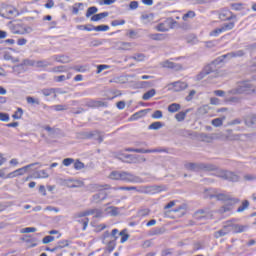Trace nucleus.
Here are the masks:
<instances>
[{
    "instance_id": "nucleus-1",
    "label": "nucleus",
    "mask_w": 256,
    "mask_h": 256,
    "mask_svg": "<svg viewBox=\"0 0 256 256\" xmlns=\"http://www.w3.org/2000/svg\"><path fill=\"white\" fill-rule=\"evenodd\" d=\"M244 231H247V226L236 224L233 221H226L222 229L214 233V237L215 239H219L220 237L229 235V233H244Z\"/></svg>"
},
{
    "instance_id": "nucleus-2",
    "label": "nucleus",
    "mask_w": 256,
    "mask_h": 256,
    "mask_svg": "<svg viewBox=\"0 0 256 256\" xmlns=\"http://www.w3.org/2000/svg\"><path fill=\"white\" fill-rule=\"evenodd\" d=\"M256 93V87L249 80L239 82L236 88L228 91V95H253Z\"/></svg>"
},
{
    "instance_id": "nucleus-3",
    "label": "nucleus",
    "mask_w": 256,
    "mask_h": 256,
    "mask_svg": "<svg viewBox=\"0 0 256 256\" xmlns=\"http://www.w3.org/2000/svg\"><path fill=\"white\" fill-rule=\"evenodd\" d=\"M93 192L98 191V193L94 194L91 198V203H103L107 199V189H109V185H100L93 184L90 186Z\"/></svg>"
},
{
    "instance_id": "nucleus-4",
    "label": "nucleus",
    "mask_w": 256,
    "mask_h": 256,
    "mask_svg": "<svg viewBox=\"0 0 256 256\" xmlns=\"http://www.w3.org/2000/svg\"><path fill=\"white\" fill-rule=\"evenodd\" d=\"M97 211V208L89 209L84 212H78L74 215V219H77L78 223L83 224V231L87 229V226L89 225V218H87L89 215H95V212Z\"/></svg>"
},
{
    "instance_id": "nucleus-5",
    "label": "nucleus",
    "mask_w": 256,
    "mask_h": 256,
    "mask_svg": "<svg viewBox=\"0 0 256 256\" xmlns=\"http://www.w3.org/2000/svg\"><path fill=\"white\" fill-rule=\"evenodd\" d=\"M184 167H185V169H187V171H195V172H199V171H213V169H215V166L210 165V164L193 163V162L186 163L184 165Z\"/></svg>"
},
{
    "instance_id": "nucleus-6",
    "label": "nucleus",
    "mask_w": 256,
    "mask_h": 256,
    "mask_svg": "<svg viewBox=\"0 0 256 256\" xmlns=\"http://www.w3.org/2000/svg\"><path fill=\"white\" fill-rule=\"evenodd\" d=\"M217 71V61H213L212 63L206 65L202 71L196 75V81H201L207 77V75H211V73H215Z\"/></svg>"
},
{
    "instance_id": "nucleus-7",
    "label": "nucleus",
    "mask_w": 256,
    "mask_h": 256,
    "mask_svg": "<svg viewBox=\"0 0 256 256\" xmlns=\"http://www.w3.org/2000/svg\"><path fill=\"white\" fill-rule=\"evenodd\" d=\"M216 177L224 179V181H232L233 183L239 181V175L227 170H219L216 173Z\"/></svg>"
},
{
    "instance_id": "nucleus-8",
    "label": "nucleus",
    "mask_w": 256,
    "mask_h": 256,
    "mask_svg": "<svg viewBox=\"0 0 256 256\" xmlns=\"http://www.w3.org/2000/svg\"><path fill=\"white\" fill-rule=\"evenodd\" d=\"M122 181L124 183H145L143 178L128 171H122Z\"/></svg>"
},
{
    "instance_id": "nucleus-9",
    "label": "nucleus",
    "mask_w": 256,
    "mask_h": 256,
    "mask_svg": "<svg viewBox=\"0 0 256 256\" xmlns=\"http://www.w3.org/2000/svg\"><path fill=\"white\" fill-rule=\"evenodd\" d=\"M194 219L197 221L213 219V211H211L209 208L200 209L194 213Z\"/></svg>"
},
{
    "instance_id": "nucleus-10",
    "label": "nucleus",
    "mask_w": 256,
    "mask_h": 256,
    "mask_svg": "<svg viewBox=\"0 0 256 256\" xmlns=\"http://www.w3.org/2000/svg\"><path fill=\"white\" fill-rule=\"evenodd\" d=\"M177 25V21L173 19H167L162 23H159L156 26V29L160 31L161 33H167L169 29H175V26Z\"/></svg>"
},
{
    "instance_id": "nucleus-11",
    "label": "nucleus",
    "mask_w": 256,
    "mask_h": 256,
    "mask_svg": "<svg viewBox=\"0 0 256 256\" xmlns=\"http://www.w3.org/2000/svg\"><path fill=\"white\" fill-rule=\"evenodd\" d=\"M35 165H39V162L31 163L28 164L22 168H19L13 172H10L7 176L6 179H13V177H19L21 175H25L27 173V169H31V167H35Z\"/></svg>"
},
{
    "instance_id": "nucleus-12",
    "label": "nucleus",
    "mask_w": 256,
    "mask_h": 256,
    "mask_svg": "<svg viewBox=\"0 0 256 256\" xmlns=\"http://www.w3.org/2000/svg\"><path fill=\"white\" fill-rule=\"evenodd\" d=\"M116 157L119 161H122V163H137V156L133 154H125L123 151L117 152Z\"/></svg>"
},
{
    "instance_id": "nucleus-13",
    "label": "nucleus",
    "mask_w": 256,
    "mask_h": 256,
    "mask_svg": "<svg viewBox=\"0 0 256 256\" xmlns=\"http://www.w3.org/2000/svg\"><path fill=\"white\" fill-rule=\"evenodd\" d=\"M236 203H237V200L228 199L225 201L224 205L218 210V212L221 215H223V213H230V211H233V208L235 207Z\"/></svg>"
},
{
    "instance_id": "nucleus-14",
    "label": "nucleus",
    "mask_w": 256,
    "mask_h": 256,
    "mask_svg": "<svg viewBox=\"0 0 256 256\" xmlns=\"http://www.w3.org/2000/svg\"><path fill=\"white\" fill-rule=\"evenodd\" d=\"M128 153H163V149L126 148Z\"/></svg>"
},
{
    "instance_id": "nucleus-15",
    "label": "nucleus",
    "mask_w": 256,
    "mask_h": 256,
    "mask_svg": "<svg viewBox=\"0 0 256 256\" xmlns=\"http://www.w3.org/2000/svg\"><path fill=\"white\" fill-rule=\"evenodd\" d=\"M161 66L164 67V69H173L174 71H181V69H183L181 64H177L169 60L162 62Z\"/></svg>"
},
{
    "instance_id": "nucleus-16",
    "label": "nucleus",
    "mask_w": 256,
    "mask_h": 256,
    "mask_svg": "<svg viewBox=\"0 0 256 256\" xmlns=\"http://www.w3.org/2000/svg\"><path fill=\"white\" fill-rule=\"evenodd\" d=\"M117 240L115 239H111V238H105V236H102V243L104 245H107V249L109 251V253H111L112 251L115 250V247L117 245Z\"/></svg>"
},
{
    "instance_id": "nucleus-17",
    "label": "nucleus",
    "mask_w": 256,
    "mask_h": 256,
    "mask_svg": "<svg viewBox=\"0 0 256 256\" xmlns=\"http://www.w3.org/2000/svg\"><path fill=\"white\" fill-rule=\"evenodd\" d=\"M237 16H235L231 11L229 10H222L219 14V19L221 21H231V19H236Z\"/></svg>"
},
{
    "instance_id": "nucleus-18",
    "label": "nucleus",
    "mask_w": 256,
    "mask_h": 256,
    "mask_svg": "<svg viewBox=\"0 0 256 256\" xmlns=\"http://www.w3.org/2000/svg\"><path fill=\"white\" fill-rule=\"evenodd\" d=\"M102 237H105V239H114L115 241H117V239H119V237H120L119 230L113 229L111 234L109 233V231H106V232H104Z\"/></svg>"
},
{
    "instance_id": "nucleus-19",
    "label": "nucleus",
    "mask_w": 256,
    "mask_h": 256,
    "mask_svg": "<svg viewBox=\"0 0 256 256\" xmlns=\"http://www.w3.org/2000/svg\"><path fill=\"white\" fill-rule=\"evenodd\" d=\"M173 88L174 91H183L184 89H187L188 85L186 82H173L170 84Z\"/></svg>"
},
{
    "instance_id": "nucleus-20",
    "label": "nucleus",
    "mask_w": 256,
    "mask_h": 256,
    "mask_svg": "<svg viewBox=\"0 0 256 256\" xmlns=\"http://www.w3.org/2000/svg\"><path fill=\"white\" fill-rule=\"evenodd\" d=\"M105 213L110 215V217H117V215H119V208L115 206H109L105 209Z\"/></svg>"
},
{
    "instance_id": "nucleus-21",
    "label": "nucleus",
    "mask_w": 256,
    "mask_h": 256,
    "mask_svg": "<svg viewBox=\"0 0 256 256\" xmlns=\"http://www.w3.org/2000/svg\"><path fill=\"white\" fill-rule=\"evenodd\" d=\"M224 137L226 141H237V139H239L238 135L233 134V130H226Z\"/></svg>"
},
{
    "instance_id": "nucleus-22",
    "label": "nucleus",
    "mask_w": 256,
    "mask_h": 256,
    "mask_svg": "<svg viewBox=\"0 0 256 256\" xmlns=\"http://www.w3.org/2000/svg\"><path fill=\"white\" fill-rule=\"evenodd\" d=\"M11 32L14 35H25V33H31V27L24 28V31H21L17 29V26H12Z\"/></svg>"
},
{
    "instance_id": "nucleus-23",
    "label": "nucleus",
    "mask_w": 256,
    "mask_h": 256,
    "mask_svg": "<svg viewBox=\"0 0 256 256\" xmlns=\"http://www.w3.org/2000/svg\"><path fill=\"white\" fill-rule=\"evenodd\" d=\"M53 59L54 61H57V63H69V61H71L69 56H65V55H56V56H53Z\"/></svg>"
},
{
    "instance_id": "nucleus-24",
    "label": "nucleus",
    "mask_w": 256,
    "mask_h": 256,
    "mask_svg": "<svg viewBox=\"0 0 256 256\" xmlns=\"http://www.w3.org/2000/svg\"><path fill=\"white\" fill-rule=\"evenodd\" d=\"M109 177L114 181H122L123 171H113L110 173Z\"/></svg>"
},
{
    "instance_id": "nucleus-25",
    "label": "nucleus",
    "mask_w": 256,
    "mask_h": 256,
    "mask_svg": "<svg viewBox=\"0 0 256 256\" xmlns=\"http://www.w3.org/2000/svg\"><path fill=\"white\" fill-rule=\"evenodd\" d=\"M105 17H109V12H102V13H99V14H95L91 17V21H101V19H105Z\"/></svg>"
},
{
    "instance_id": "nucleus-26",
    "label": "nucleus",
    "mask_w": 256,
    "mask_h": 256,
    "mask_svg": "<svg viewBox=\"0 0 256 256\" xmlns=\"http://www.w3.org/2000/svg\"><path fill=\"white\" fill-rule=\"evenodd\" d=\"M51 65H53V64L47 60H39L36 62V67H38L40 69H45L47 67H51Z\"/></svg>"
},
{
    "instance_id": "nucleus-27",
    "label": "nucleus",
    "mask_w": 256,
    "mask_h": 256,
    "mask_svg": "<svg viewBox=\"0 0 256 256\" xmlns=\"http://www.w3.org/2000/svg\"><path fill=\"white\" fill-rule=\"evenodd\" d=\"M156 93H157V92L155 91V89H151V90L145 92V93L143 94V96H142L143 101H149V99L155 97V94H156Z\"/></svg>"
},
{
    "instance_id": "nucleus-28",
    "label": "nucleus",
    "mask_w": 256,
    "mask_h": 256,
    "mask_svg": "<svg viewBox=\"0 0 256 256\" xmlns=\"http://www.w3.org/2000/svg\"><path fill=\"white\" fill-rule=\"evenodd\" d=\"M187 113H189V109L186 111H181L175 115L176 121L181 123V121H185V117H187Z\"/></svg>"
},
{
    "instance_id": "nucleus-29",
    "label": "nucleus",
    "mask_w": 256,
    "mask_h": 256,
    "mask_svg": "<svg viewBox=\"0 0 256 256\" xmlns=\"http://www.w3.org/2000/svg\"><path fill=\"white\" fill-rule=\"evenodd\" d=\"M169 113H177V111H181V104L172 103L168 106Z\"/></svg>"
},
{
    "instance_id": "nucleus-30",
    "label": "nucleus",
    "mask_w": 256,
    "mask_h": 256,
    "mask_svg": "<svg viewBox=\"0 0 256 256\" xmlns=\"http://www.w3.org/2000/svg\"><path fill=\"white\" fill-rule=\"evenodd\" d=\"M220 28L222 29L223 33H225V31H231L235 28V22L224 23L222 26H220Z\"/></svg>"
},
{
    "instance_id": "nucleus-31",
    "label": "nucleus",
    "mask_w": 256,
    "mask_h": 256,
    "mask_svg": "<svg viewBox=\"0 0 256 256\" xmlns=\"http://www.w3.org/2000/svg\"><path fill=\"white\" fill-rule=\"evenodd\" d=\"M138 89H148L149 87H153V82L150 81H140L137 83Z\"/></svg>"
},
{
    "instance_id": "nucleus-32",
    "label": "nucleus",
    "mask_w": 256,
    "mask_h": 256,
    "mask_svg": "<svg viewBox=\"0 0 256 256\" xmlns=\"http://www.w3.org/2000/svg\"><path fill=\"white\" fill-rule=\"evenodd\" d=\"M223 59H234L233 52L224 54L214 61H216V65H219V63H221Z\"/></svg>"
},
{
    "instance_id": "nucleus-33",
    "label": "nucleus",
    "mask_w": 256,
    "mask_h": 256,
    "mask_svg": "<svg viewBox=\"0 0 256 256\" xmlns=\"http://www.w3.org/2000/svg\"><path fill=\"white\" fill-rule=\"evenodd\" d=\"M114 191H137V187L135 186H121V187H114Z\"/></svg>"
},
{
    "instance_id": "nucleus-34",
    "label": "nucleus",
    "mask_w": 256,
    "mask_h": 256,
    "mask_svg": "<svg viewBox=\"0 0 256 256\" xmlns=\"http://www.w3.org/2000/svg\"><path fill=\"white\" fill-rule=\"evenodd\" d=\"M245 124L248 126V127H251L253 125H256V116L255 115H250L246 118L245 120Z\"/></svg>"
},
{
    "instance_id": "nucleus-35",
    "label": "nucleus",
    "mask_w": 256,
    "mask_h": 256,
    "mask_svg": "<svg viewBox=\"0 0 256 256\" xmlns=\"http://www.w3.org/2000/svg\"><path fill=\"white\" fill-rule=\"evenodd\" d=\"M149 39H152V41H163L165 39L163 34L155 33V34H149Z\"/></svg>"
},
{
    "instance_id": "nucleus-36",
    "label": "nucleus",
    "mask_w": 256,
    "mask_h": 256,
    "mask_svg": "<svg viewBox=\"0 0 256 256\" xmlns=\"http://www.w3.org/2000/svg\"><path fill=\"white\" fill-rule=\"evenodd\" d=\"M42 95H44V97H49L51 95H54V97H57V95H55V89L53 88H48V89H43L41 90Z\"/></svg>"
},
{
    "instance_id": "nucleus-37",
    "label": "nucleus",
    "mask_w": 256,
    "mask_h": 256,
    "mask_svg": "<svg viewBox=\"0 0 256 256\" xmlns=\"http://www.w3.org/2000/svg\"><path fill=\"white\" fill-rule=\"evenodd\" d=\"M163 127L162 122H153L148 126V129L153 130V131H158V129H161Z\"/></svg>"
},
{
    "instance_id": "nucleus-38",
    "label": "nucleus",
    "mask_w": 256,
    "mask_h": 256,
    "mask_svg": "<svg viewBox=\"0 0 256 256\" xmlns=\"http://www.w3.org/2000/svg\"><path fill=\"white\" fill-rule=\"evenodd\" d=\"M88 139H96V141H98V143H103V136H101V134L99 133H96V134H93V133H90L88 134L87 136Z\"/></svg>"
},
{
    "instance_id": "nucleus-39",
    "label": "nucleus",
    "mask_w": 256,
    "mask_h": 256,
    "mask_svg": "<svg viewBox=\"0 0 256 256\" xmlns=\"http://www.w3.org/2000/svg\"><path fill=\"white\" fill-rule=\"evenodd\" d=\"M229 95H232V94H228L226 97H225V101L226 103H239L241 101V98L240 97H229Z\"/></svg>"
},
{
    "instance_id": "nucleus-40",
    "label": "nucleus",
    "mask_w": 256,
    "mask_h": 256,
    "mask_svg": "<svg viewBox=\"0 0 256 256\" xmlns=\"http://www.w3.org/2000/svg\"><path fill=\"white\" fill-rule=\"evenodd\" d=\"M151 213V209L149 208H142L138 210V217H147Z\"/></svg>"
},
{
    "instance_id": "nucleus-41",
    "label": "nucleus",
    "mask_w": 256,
    "mask_h": 256,
    "mask_svg": "<svg viewBox=\"0 0 256 256\" xmlns=\"http://www.w3.org/2000/svg\"><path fill=\"white\" fill-rule=\"evenodd\" d=\"M130 59H133L134 61L142 62V61H145L146 57H145V54L138 53L131 56Z\"/></svg>"
},
{
    "instance_id": "nucleus-42",
    "label": "nucleus",
    "mask_w": 256,
    "mask_h": 256,
    "mask_svg": "<svg viewBox=\"0 0 256 256\" xmlns=\"http://www.w3.org/2000/svg\"><path fill=\"white\" fill-rule=\"evenodd\" d=\"M145 115V110H141L139 112H136L130 117V121H137V119H141Z\"/></svg>"
},
{
    "instance_id": "nucleus-43",
    "label": "nucleus",
    "mask_w": 256,
    "mask_h": 256,
    "mask_svg": "<svg viewBox=\"0 0 256 256\" xmlns=\"http://www.w3.org/2000/svg\"><path fill=\"white\" fill-rule=\"evenodd\" d=\"M132 47H133V44H131V42H122L120 45V49L122 51H131Z\"/></svg>"
},
{
    "instance_id": "nucleus-44",
    "label": "nucleus",
    "mask_w": 256,
    "mask_h": 256,
    "mask_svg": "<svg viewBox=\"0 0 256 256\" xmlns=\"http://www.w3.org/2000/svg\"><path fill=\"white\" fill-rule=\"evenodd\" d=\"M223 121H225V118H216L212 120L213 127H221L223 125Z\"/></svg>"
},
{
    "instance_id": "nucleus-45",
    "label": "nucleus",
    "mask_w": 256,
    "mask_h": 256,
    "mask_svg": "<svg viewBox=\"0 0 256 256\" xmlns=\"http://www.w3.org/2000/svg\"><path fill=\"white\" fill-rule=\"evenodd\" d=\"M99 9L95 6L89 7L86 12V17L89 18L91 15H95Z\"/></svg>"
},
{
    "instance_id": "nucleus-46",
    "label": "nucleus",
    "mask_w": 256,
    "mask_h": 256,
    "mask_svg": "<svg viewBox=\"0 0 256 256\" xmlns=\"http://www.w3.org/2000/svg\"><path fill=\"white\" fill-rule=\"evenodd\" d=\"M64 247H69V241L68 240H61L57 243L56 249H64Z\"/></svg>"
},
{
    "instance_id": "nucleus-47",
    "label": "nucleus",
    "mask_w": 256,
    "mask_h": 256,
    "mask_svg": "<svg viewBox=\"0 0 256 256\" xmlns=\"http://www.w3.org/2000/svg\"><path fill=\"white\" fill-rule=\"evenodd\" d=\"M136 191L137 193L147 194L151 192V189L148 186H140L139 188L136 187Z\"/></svg>"
},
{
    "instance_id": "nucleus-48",
    "label": "nucleus",
    "mask_w": 256,
    "mask_h": 256,
    "mask_svg": "<svg viewBox=\"0 0 256 256\" xmlns=\"http://www.w3.org/2000/svg\"><path fill=\"white\" fill-rule=\"evenodd\" d=\"M221 33H223V30L220 26L219 28H216L210 32V37H219V35H221Z\"/></svg>"
},
{
    "instance_id": "nucleus-49",
    "label": "nucleus",
    "mask_w": 256,
    "mask_h": 256,
    "mask_svg": "<svg viewBox=\"0 0 256 256\" xmlns=\"http://www.w3.org/2000/svg\"><path fill=\"white\" fill-rule=\"evenodd\" d=\"M5 61H12L13 63H17L19 60L16 58H13L9 52H5L3 55Z\"/></svg>"
},
{
    "instance_id": "nucleus-50",
    "label": "nucleus",
    "mask_w": 256,
    "mask_h": 256,
    "mask_svg": "<svg viewBox=\"0 0 256 256\" xmlns=\"http://www.w3.org/2000/svg\"><path fill=\"white\" fill-rule=\"evenodd\" d=\"M195 17V11H188L186 14L183 15V21H187V19H193Z\"/></svg>"
},
{
    "instance_id": "nucleus-51",
    "label": "nucleus",
    "mask_w": 256,
    "mask_h": 256,
    "mask_svg": "<svg viewBox=\"0 0 256 256\" xmlns=\"http://www.w3.org/2000/svg\"><path fill=\"white\" fill-rule=\"evenodd\" d=\"M88 107H103L104 103L101 101H90L87 103Z\"/></svg>"
},
{
    "instance_id": "nucleus-52",
    "label": "nucleus",
    "mask_w": 256,
    "mask_h": 256,
    "mask_svg": "<svg viewBox=\"0 0 256 256\" xmlns=\"http://www.w3.org/2000/svg\"><path fill=\"white\" fill-rule=\"evenodd\" d=\"M248 207H249V202L245 200L244 202H242V205L238 207L237 213H243V211H245V209H247Z\"/></svg>"
},
{
    "instance_id": "nucleus-53",
    "label": "nucleus",
    "mask_w": 256,
    "mask_h": 256,
    "mask_svg": "<svg viewBox=\"0 0 256 256\" xmlns=\"http://www.w3.org/2000/svg\"><path fill=\"white\" fill-rule=\"evenodd\" d=\"M49 177V173H47V170H40L38 172L37 179H47Z\"/></svg>"
},
{
    "instance_id": "nucleus-54",
    "label": "nucleus",
    "mask_w": 256,
    "mask_h": 256,
    "mask_svg": "<svg viewBox=\"0 0 256 256\" xmlns=\"http://www.w3.org/2000/svg\"><path fill=\"white\" fill-rule=\"evenodd\" d=\"M13 119H21L23 117V109L18 108L17 111L12 115Z\"/></svg>"
},
{
    "instance_id": "nucleus-55",
    "label": "nucleus",
    "mask_w": 256,
    "mask_h": 256,
    "mask_svg": "<svg viewBox=\"0 0 256 256\" xmlns=\"http://www.w3.org/2000/svg\"><path fill=\"white\" fill-rule=\"evenodd\" d=\"M26 101H27V103H29L30 105H39V99H35V98H33V97H31V96H28L27 98H26Z\"/></svg>"
},
{
    "instance_id": "nucleus-56",
    "label": "nucleus",
    "mask_w": 256,
    "mask_h": 256,
    "mask_svg": "<svg viewBox=\"0 0 256 256\" xmlns=\"http://www.w3.org/2000/svg\"><path fill=\"white\" fill-rule=\"evenodd\" d=\"M77 29L80 31H94V26H87V25H78Z\"/></svg>"
},
{
    "instance_id": "nucleus-57",
    "label": "nucleus",
    "mask_w": 256,
    "mask_h": 256,
    "mask_svg": "<svg viewBox=\"0 0 256 256\" xmlns=\"http://www.w3.org/2000/svg\"><path fill=\"white\" fill-rule=\"evenodd\" d=\"M232 55H233L234 59L237 57H245V51L244 50L233 51Z\"/></svg>"
},
{
    "instance_id": "nucleus-58",
    "label": "nucleus",
    "mask_w": 256,
    "mask_h": 256,
    "mask_svg": "<svg viewBox=\"0 0 256 256\" xmlns=\"http://www.w3.org/2000/svg\"><path fill=\"white\" fill-rule=\"evenodd\" d=\"M163 118V112L161 110H156L152 114V119H162Z\"/></svg>"
},
{
    "instance_id": "nucleus-59",
    "label": "nucleus",
    "mask_w": 256,
    "mask_h": 256,
    "mask_svg": "<svg viewBox=\"0 0 256 256\" xmlns=\"http://www.w3.org/2000/svg\"><path fill=\"white\" fill-rule=\"evenodd\" d=\"M94 31H109L108 25L94 26Z\"/></svg>"
},
{
    "instance_id": "nucleus-60",
    "label": "nucleus",
    "mask_w": 256,
    "mask_h": 256,
    "mask_svg": "<svg viewBox=\"0 0 256 256\" xmlns=\"http://www.w3.org/2000/svg\"><path fill=\"white\" fill-rule=\"evenodd\" d=\"M85 167V164H83V162L77 160L75 163H74V169H76V171H79L81 169H83Z\"/></svg>"
},
{
    "instance_id": "nucleus-61",
    "label": "nucleus",
    "mask_w": 256,
    "mask_h": 256,
    "mask_svg": "<svg viewBox=\"0 0 256 256\" xmlns=\"http://www.w3.org/2000/svg\"><path fill=\"white\" fill-rule=\"evenodd\" d=\"M53 241H55L54 236H46L43 238L42 243H44V245H47V243H53Z\"/></svg>"
},
{
    "instance_id": "nucleus-62",
    "label": "nucleus",
    "mask_w": 256,
    "mask_h": 256,
    "mask_svg": "<svg viewBox=\"0 0 256 256\" xmlns=\"http://www.w3.org/2000/svg\"><path fill=\"white\" fill-rule=\"evenodd\" d=\"M64 167H69V165H72V163H75V160L73 158H65L62 161Z\"/></svg>"
},
{
    "instance_id": "nucleus-63",
    "label": "nucleus",
    "mask_w": 256,
    "mask_h": 256,
    "mask_svg": "<svg viewBox=\"0 0 256 256\" xmlns=\"http://www.w3.org/2000/svg\"><path fill=\"white\" fill-rule=\"evenodd\" d=\"M94 219H101L103 217V210L97 209L96 212H94Z\"/></svg>"
},
{
    "instance_id": "nucleus-64",
    "label": "nucleus",
    "mask_w": 256,
    "mask_h": 256,
    "mask_svg": "<svg viewBox=\"0 0 256 256\" xmlns=\"http://www.w3.org/2000/svg\"><path fill=\"white\" fill-rule=\"evenodd\" d=\"M112 27H118V25H125V20H114L111 22Z\"/></svg>"
}]
</instances>
